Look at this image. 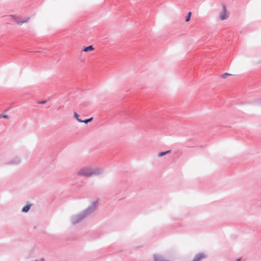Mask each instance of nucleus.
I'll list each match as a JSON object with an SVG mask.
<instances>
[{"instance_id":"f257e3e1","label":"nucleus","mask_w":261,"mask_h":261,"mask_svg":"<svg viewBox=\"0 0 261 261\" xmlns=\"http://www.w3.org/2000/svg\"><path fill=\"white\" fill-rule=\"evenodd\" d=\"M95 170L91 167L86 166L81 168L77 172V175L80 176L89 177L96 174Z\"/></svg>"},{"instance_id":"f03ea898","label":"nucleus","mask_w":261,"mask_h":261,"mask_svg":"<svg viewBox=\"0 0 261 261\" xmlns=\"http://www.w3.org/2000/svg\"><path fill=\"white\" fill-rule=\"evenodd\" d=\"M11 18L18 25H22L23 23H26L29 20V18H25L22 19L16 15H12L11 16Z\"/></svg>"},{"instance_id":"f8f14e48","label":"nucleus","mask_w":261,"mask_h":261,"mask_svg":"<svg viewBox=\"0 0 261 261\" xmlns=\"http://www.w3.org/2000/svg\"><path fill=\"white\" fill-rule=\"evenodd\" d=\"M92 119H93V118H89L88 119H86V120H82V122L87 123L88 122L91 121Z\"/></svg>"},{"instance_id":"7ed1b4c3","label":"nucleus","mask_w":261,"mask_h":261,"mask_svg":"<svg viewBox=\"0 0 261 261\" xmlns=\"http://www.w3.org/2000/svg\"><path fill=\"white\" fill-rule=\"evenodd\" d=\"M222 12L219 14V18L221 20L226 19L229 17V13L227 11L226 7L225 5L222 6Z\"/></svg>"},{"instance_id":"0eeeda50","label":"nucleus","mask_w":261,"mask_h":261,"mask_svg":"<svg viewBox=\"0 0 261 261\" xmlns=\"http://www.w3.org/2000/svg\"><path fill=\"white\" fill-rule=\"evenodd\" d=\"M234 75V74L228 73H224L221 75V77L222 79H225L227 78L228 76H233Z\"/></svg>"},{"instance_id":"423d86ee","label":"nucleus","mask_w":261,"mask_h":261,"mask_svg":"<svg viewBox=\"0 0 261 261\" xmlns=\"http://www.w3.org/2000/svg\"><path fill=\"white\" fill-rule=\"evenodd\" d=\"M94 48L92 45H90L89 46L85 47L83 51L84 52H89L91 51H93L94 50Z\"/></svg>"},{"instance_id":"9b49d317","label":"nucleus","mask_w":261,"mask_h":261,"mask_svg":"<svg viewBox=\"0 0 261 261\" xmlns=\"http://www.w3.org/2000/svg\"><path fill=\"white\" fill-rule=\"evenodd\" d=\"M191 14H192L191 12H189L188 13V15L187 16V18L186 19V22H188L190 20Z\"/></svg>"},{"instance_id":"1a4fd4ad","label":"nucleus","mask_w":261,"mask_h":261,"mask_svg":"<svg viewBox=\"0 0 261 261\" xmlns=\"http://www.w3.org/2000/svg\"><path fill=\"white\" fill-rule=\"evenodd\" d=\"M170 152V150H168L165 152H161L158 154V156L161 157Z\"/></svg>"},{"instance_id":"20e7f679","label":"nucleus","mask_w":261,"mask_h":261,"mask_svg":"<svg viewBox=\"0 0 261 261\" xmlns=\"http://www.w3.org/2000/svg\"><path fill=\"white\" fill-rule=\"evenodd\" d=\"M87 214V212H85L83 214H80L79 215L76 216L73 219V222L76 223L82 220L84 217H85Z\"/></svg>"},{"instance_id":"ddd939ff","label":"nucleus","mask_w":261,"mask_h":261,"mask_svg":"<svg viewBox=\"0 0 261 261\" xmlns=\"http://www.w3.org/2000/svg\"><path fill=\"white\" fill-rule=\"evenodd\" d=\"M4 117L7 118V116L5 115V116H4Z\"/></svg>"},{"instance_id":"9d476101","label":"nucleus","mask_w":261,"mask_h":261,"mask_svg":"<svg viewBox=\"0 0 261 261\" xmlns=\"http://www.w3.org/2000/svg\"><path fill=\"white\" fill-rule=\"evenodd\" d=\"M74 116L76 118V119L80 122H82V120L79 119V115L77 114V113L74 112Z\"/></svg>"},{"instance_id":"39448f33","label":"nucleus","mask_w":261,"mask_h":261,"mask_svg":"<svg viewBox=\"0 0 261 261\" xmlns=\"http://www.w3.org/2000/svg\"><path fill=\"white\" fill-rule=\"evenodd\" d=\"M206 257V256L203 253H199L195 255V257L191 261H200L201 259Z\"/></svg>"},{"instance_id":"6e6552de","label":"nucleus","mask_w":261,"mask_h":261,"mask_svg":"<svg viewBox=\"0 0 261 261\" xmlns=\"http://www.w3.org/2000/svg\"><path fill=\"white\" fill-rule=\"evenodd\" d=\"M31 204H27L22 210V211L24 213H26L28 212V211L30 210L31 207Z\"/></svg>"},{"instance_id":"4468645a","label":"nucleus","mask_w":261,"mask_h":261,"mask_svg":"<svg viewBox=\"0 0 261 261\" xmlns=\"http://www.w3.org/2000/svg\"><path fill=\"white\" fill-rule=\"evenodd\" d=\"M240 259L239 258V259H237L236 261H240Z\"/></svg>"}]
</instances>
